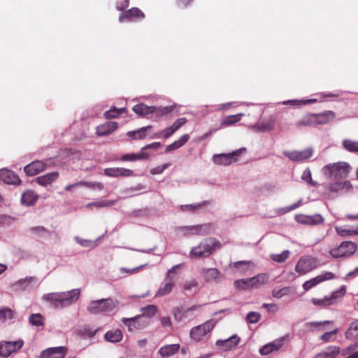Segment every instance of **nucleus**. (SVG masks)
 I'll list each match as a JSON object with an SVG mask.
<instances>
[{
    "mask_svg": "<svg viewBox=\"0 0 358 358\" xmlns=\"http://www.w3.org/2000/svg\"><path fill=\"white\" fill-rule=\"evenodd\" d=\"M80 289H73L64 292L45 294L42 299L50 303L55 308H64L75 303L79 299Z\"/></svg>",
    "mask_w": 358,
    "mask_h": 358,
    "instance_id": "nucleus-1",
    "label": "nucleus"
},
{
    "mask_svg": "<svg viewBox=\"0 0 358 358\" xmlns=\"http://www.w3.org/2000/svg\"><path fill=\"white\" fill-rule=\"evenodd\" d=\"M350 169L351 167L348 163L338 162L324 166L322 169V172L329 179L341 180L345 178L348 176Z\"/></svg>",
    "mask_w": 358,
    "mask_h": 358,
    "instance_id": "nucleus-2",
    "label": "nucleus"
},
{
    "mask_svg": "<svg viewBox=\"0 0 358 358\" xmlns=\"http://www.w3.org/2000/svg\"><path fill=\"white\" fill-rule=\"evenodd\" d=\"M220 243L215 238H206L199 245L192 248L189 255L191 257L195 258L206 257L212 254L216 248H220Z\"/></svg>",
    "mask_w": 358,
    "mask_h": 358,
    "instance_id": "nucleus-3",
    "label": "nucleus"
},
{
    "mask_svg": "<svg viewBox=\"0 0 358 358\" xmlns=\"http://www.w3.org/2000/svg\"><path fill=\"white\" fill-rule=\"evenodd\" d=\"M118 305L117 300L111 298L91 301L87 310L91 314L106 313L113 310Z\"/></svg>",
    "mask_w": 358,
    "mask_h": 358,
    "instance_id": "nucleus-4",
    "label": "nucleus"
},
{
    "mask_svg": "<svg viewBox=\"0 0 358 358\" xmlns=\"http://www.w3.org/2000/svg\"><path fill=\"white\" fill-rule=\"evenodd\" d=\"M357 250V245L352 241H343L336 248L329 251V254L334 258L349 257L353 255Z\"/></svg>",
    "mask_w": 358,
    "mask_h": 358,
    "instance_id": "nucleus-5",
    "label": "nucleus"
},
{
    "mask_svg": "<svg viewBox=\"0 0 358 358\" xmlns=\"http://www.w3.org/2000/svg\"><path fill=\"white\" fill-rule=\"evenodd\" d=\"M122 322L131 332L143 329L150 324L149 320L141 315L130 318L123 317Z\"/></svg>",
    "mask_w": 358,
    "mask_h": 358,
    "instance_id": "nucleus-6",
    "label": "nucleus"
},
{
    "mask_svg": "<svg viewBox=\"0 0 358 358\" xmlns=\"http://www.w3.org/2000/svg\"><path fill=\"white\" fill-rule=\"evenodd\" d=\"M216 322L210 320L201 325L193 327L190 331V337L195 341H199L208 333L210 332L215 326Z\"/></svg>",
    "mask_w": 358,
    "mask_h": 358,
    "instance_id": "nucleus-7",
    "label": "nucleus"
},
{
    "mask_svg": "<svg viewBox=\"0 0 358 358\" xmlns=\"http://www.w3.org/2000/svg\"><path fill=\"white\" fill-rule=\"evenodd\" d=\"M317 259L310 256H303L299 259L295 266V271L299 275L306 274L317 268Z\"/></svg>",
    "mask_w": 358,
    "mask_h": 358,
    "instance_id": "nucleus-8",
    "label": "nucleus"
},
{
    "mask_svg": "<svg viewBox=\"0 0 358 358\" xmlns=\"http://www.w3.org/2000/svg\"><path fill=\"white\" fill-rule=\"evenodd\" d=\"M180 267V264H177L173 266L171 268L169 269L167 271L166 275V279L168 280V282H166L163 286L160 287L156 294L155 296H166L169 294H170L172 292L173 287V279L174 277V273L176 272L178 269H179Z\"/></svg>",
    "mask_w": 358,
    "mask_h": 358,
    "instance_id": "nucleus-9",
    "label": "nucleus"
},
{
    "mask_svg": "<svg viewBox=\"0 0 358 358\" xmlns=\"http://www.w3.org/2000/svg\"><path fill=\"white\" fill-rule=\"evenodd\" d=\"M345 288L343 286L340 289L334 292L331 296H325L322 299L313 298L311 301L315 306H328L334 304L338 298L345 295Z\"/></svg>",
    "mask_w": 358,
    "mask_h": 358,
    "instance_id": "nucleus-10",
    "label": "nucleus"
},
{
    "mask_svg": "<svg viewBox=\"0 0 358 358\" xmlns=\"http://www.w3.org/2000/svg\"><path fill=\"white\" fill-rule=\"evenodd\" d=\"M23 345L24 342L21 339L15 341H1L0 342V356L8 357L12 353L20 350Z\"/></svg>",
    "mask_w": 358,
    "mask_h": 358,
    "instance_id": "nucleus-11",
    "label": "nucleus"
},
{
    "mask_svg": "<svg viewBox=\"0 0 358 358\" xmlns=\"http://www.w3.org/2000/svg\"><path fill=\"white\" fill-rule=\"evenodd\" d=\"M245 148H241L228 154H217L213 157V162L217 165L227 166L236 161V157L239 156Z\"/></svg>",
    "mask_w": 358,
    "mask_h": 358,
    "instance_id": "nucleus-12",
    "label": "nucleus"
},
{
    "mask_svg": "<svg viewBox=\"0 0 358 358\" xmlns=\"http://www.w3.org/2000/svg\"><path fill=\"white\" fill-rule=\"evenodd\" d=\"M313 149L312 148H306L301 151H284L283 155L293 162H302L312 157Z\"/></svg>",
    "mask_w": 358,
    "mask_h": 358,
    "instance_id": "nucleus-13",
    "label": "nucleus"
},
{
    "mask_svg": "<svg viewBox=\"0 0 358 358\" xmlns=\"http://www.w3.org/2000/svg\"><path fill=\"white\" fill-rule=\"evenodd\" d=\"M335 275L330 271H325L316 277L306 281L303 284V288L305 291H308L318 284L335 278Z\"/></svg>",
    "mask_w": 358,
    "mask_h": 358,
    "instance_id": "nucleus-14",
    "label": "nucleus"
},
{
    "mask_svg": "<svg viewBox=\"0 0 358 358\" xmlns=\"http://www.w3.org/2000/svg\"><path fill=\"white\" fill-rule=\"evenodd\" d=\"M37 281L35 276H27L20 279L10 285V289L15 292H21L29 289L31 285Z\"/></svg>",
    "mask_w": 358,
    "mask_h": 358,
    "instance_id": "nucleus-15",
    "label": "nucleus"
},
{
    "mask_svg": "<svg viewBox=\"0 0 358 358\" xmlns=\"http://www.w3.org/2000/svg\"><path fill=\"white\" fill-rule=\"evenodd\" d=\"M295 220L300 224L308 225H317L322 224L324 221L323 217L320 214L313 215H296Z\"/></svg>",
    "mask_w": 358,
    "mask_h": 358,
    "instance_id": "nucleus-16",
    "label": "nucleus"
},
{
    "mask_svg": "<svg viewBox=\"0 0 358 358\" xmlns=\"http://www.w3.org/2000/svg\"><path fill=\"white\" fill-rule=\"evenodd\" d=\"M66 352V347L50 348L41 353L40 358H64Z\"/></svg>",
    "mask_w": 358,
    "mask_h": 358,
    "instance_id": "nucleus-17",
    "label": "nucleus"
},
{
    "mask_svg": "<svg viewBox=\"0 0 358 358\" xmlns=\"http://www.w3.org/2000/svg\"><path fill=\"white\" fill-rule=\"evenodd\" d=\"M46 169V164L40 160L34 161L24 168V171L27 176H34L43 171Z\"/></svg>",
    "mask_w": 358,
    "mask_h": 358,
    "instance_id": "nucleus-18",
    "label": "nucleus"
},
{
    "mask_svg": "<svg viewBox=\"0 0 358 358\" xmlns=\"http://www.w3.org/2000/svg\"><path fill=\"white\" fill-rule=\"evenodd\" d=\"M118 127L116 122H106L96 128V134L98 136H108L115 131Z\"/></svg>",
    "mask_w": 358,
    "mask_h": 358,
    "instance_id": "nucleus-19",
    "label": "nucleus"
},
{
    "mask_svg": "<svg viewBox=\"0 0 358 358\" xmlns=\"http://www.w3.org/2000/svg\"><path fill=\"white\" fill-rule=\"evenodd\" d=\"M104 174L109 177H131L134 176V171L131 169L114 167L104 169Z\"/></svg>",
    "mask_w": 358,
    "mask_h": 358,
    "instance_id": "nucleus-20",
    "label": "nucleus"
},
{
    "mask_svg": "<svg viewBox=\"0 0 358 358\" xmlns=\"http://www.w3.org/2000/svg\"><path fill=\"white\" fill-rule=\"evenodd\" d=\"M201 275L206 282L218 281L223 279V275L215 268H203Z\"/></svg>",
    "mask_w": 358,
    "mask_h": 358,
    "instance_id": "nucleus-21",
    "label": "nucleus"
},
{
    "mask_svg": "<svg viewBox=\"0 0 358 358\" xmlns=\"http://www.w3.org/2000/svg\"><path fill=\"white\" fill-rule=\"evenodd\" d=\"M315 117V125L326 124L334 120L336 117V114L332 110H326L320 113H314Z\"/></svg>",
    "mask_w": 358,
    "mask_h": 358,
    "instance_id": "nucleus-22",
    "label": "nucleus"
},
{
    "mask_svg": "<svg viewBox=\"0 0 358 358\" xmlns=\"http://www.w3.org/2000/svg\"><path fill=\"white\" fill-rule=\"evenodd\" d=\"M0 179L7 184L19 185L21 182L14 172L8 169L0 170Z\"/></svg>",
    "mask_w": 358,
    "mask_h": 358,
    "instance_id": "nucleus-23",
    "label": "nucleus"
},
{
    "mask_svg": "<svg viewBox=\"0 0 358 358\" xmlns=\"http://www.w3.org/2000/svg\"><path fill=\"white\" fill-rule=\"evenodd\" d=\"M180 348L179 344L166 345L159 348L158 353L162 358H168L177 354Z\"/></svg>",
    "mask_w": 358,
    "mask_h": 358,
    "instance_id": "nucleus-24",
    "label": "nucleus"
},
{
    "mask_svg": "<svg viewBox=\"0 0 358 358\" xmlns=\"http://www.w3.org/2000/svg\"><path fill=\"white\" fill-rule=\"evenodd\" d=\"M268 275L266 273H261L252 278H250L252 289H259L262 286L268 284Z\"/></svg>",
    "mask_w": 358,
    "mask_h": 358,
    "instance_id": "nucleus-25",
    "label": "nucleus"
},
{
    "mask_svg": "<svg viewBox=\"0 0 358 358\" xmlns=\"http://www.w3.org/2000/svg\"><path fill=\"white\" fill-rule=\"evenodd\" d=\"M239 341V337H238L236 335H234L224 340H217L216 341V345L222 348V349L224 350H229L236 346Z\"/></svg>",
    "mask_w": 358,
    "mask_h": 358,
    "instance_id": "nucleus-26",
    "label": "nucleus"
},
{
    "mask_svg": "<svg viewBox=\"0 0 358 358\" xmlns=\"http://www.w3.org/2000/svg\"><path fill=\"white\" fill-rule=\"evenodd\" d=\"M275 122L274 118L270 117L262 122H258L254 124L252 128L259 132H267L274 129Z\"/></svg>",
    "mask_w": 358,
    "mask_h": 358,
    "instance_id": "nucleus-27",
    "label": "nucleus"
},
{
    "mask_svg": "<svg viewBox=\"0 0 358 358\" xmlns=\"http://www.w3.org/2000/svg\"><path fill=\"white\" fill-rule=\"evenodd\" d=\"M283 345V340H276L270 343L264 345L259 349V353L262 355H267L270 353L278 350Z\"/></svg>",
    "mask_w": 358,
    "mask_h": 358,
    "instance_id": "nucleus-28",
    "label": "nucleus"
},
{
    "mask_svg": "<svg viewBox=\"0 0 358 358\" xmlns=\"http://www.w3.org/2000/svg\"><path fill=\"white\" fill-rule=\"evenodd\" d=\"M59 177V173L57 171L48 173L43 176L37 177L36 182L42 186H47L50 185L52 182L55 181Z\"/></svg>",
    "mask_w": 358,
    "mask_h": 358,
    "instance_id": "nucleus-29",
    "label": "nucleus"
},
{
    "mask_svg": "<svg viewBox=\"0 0 358 358\" xmlns=\"http://www.w3.org/2000/svg\"><path fill=\"white\" fill-rule=\"evenodd\" d=\"M315 117L314 113H310L304 115L301 119L295 123V126L301 129L306 127H315Z\"/></svg>",
    "mask_w": 358,
    "mask_h": 358,
    "instance_id": "nucleus-30",
    "label": "nucleus"
},
{
    "mask_svg": "<svg viewBox=\"0 0 358 358\" xmlns=\"http://www.w3.org/2000/svg\"><path fill=\"white\" fill-rule=\"evenodd\" d=\"M133 110L136 114L144 116L150 113H154L156 111V106H148L144 103H138L133 107Z\"/></svg>",
    "mask_w": 358,
    "mask_h": 358,
    "instance_id": "nucleus-31",
    "label": "nucleus"
},
{
    "mask_svg": "<svg viewBox=\"0 0 358 358\" xmlns=\"http://www.w3.org/2000/svg\"><path fill=\"white\" fill-rule=\"evenodd\" d=\"M38 199V196L32 190L24 192L21 197V202L26 206L34 205Z\"/></svg>",
    "mask_w": 358,
    "mask_h": 358,
    "instance_id": "nucleus-32",
    "label": "nucleus"
},
{
    "mask_svg": "<svg viewBox=\"0 0 358 358\" xmlns=\"http://www.w3.org/2000/svg\"><path fill=\"white\" fill-rule=\"evenodd\" d=\"M152 129V126H146L141 127L136 131H131L127 133V136L131 139H144L146 137V132Z\"/></svg>",
    "mask_w": 358,
    "mask_h": 358,
    "instance_id": "nucleus-33",
    "label": "nucleus"
},
{
    "mask_svg": "<svg viewBox=\"0 0 358 358\" xmlns=\"http://www.w3.org/2000/svg\"><path fill=\"white\" fill-rule=\"evenodd\" d=\"M122 338V332L120 329H118L108 331L104 335L105 340L111 343L120 342Z\"/></svg>",
    "mask_w": 358,
    "mask_h": 358,
    "instance_id": "nucleus-34",
    "label": "nucleus"
},
{
    "mask_svg": "<svg viewBox=\"0 0 358 358\" xmlns=\"http://www.w3.org/2000/svg\"><path fill=\"white\" fill-rule=\"evenodd\" d=\"M244 115L243 113H238L236 115H231L224 117L220 123V127H227L238 122L241 117Z\"/></svg>",
    "mask_w": 358,
    "mask_h": 358,
    "instance_id": "nucleus-35",
    "label": "nucleus"
},
{
    "mask_svg": "<svg viewBox=\"0 0 358 358\" xmlns=\"http://www.w3.org/2000/svg\"><path fill=\"white\" fill-rule=\"evenodd\" d=\"M352 187L350 182L349 181H340L330 183L328 185V189L331 192H337L343 189H351Z\"/></svg>",
    "mask_w": 358,
    "mask_h": 358,
    "instance_id": "nucleus-36",
    "label": "nucleus"
},
{
    "mask_svg": "<svg viewBox=\"0 0 358 358\" xmlns=\"http://www.w3.org/2000/svg\"><path fill=\"white\" fill-rule=\"evenodd\" d=\"M189 136L188 134L182 135L178 140L174 141L173 143L166 146L165 152H169L176 150L183 146L189 140Z\"/></svg>",
    "mask_w": 358,
    "mask_h": 358,
    "instance_id": "nucleus-37",
    "label": "nucleus"
},
{
    "mask_svg": "<svg viewBox=\"0 0 358 358\" xmlns=\"http://www.w3.org/2000/svg\"><path fill=\"white\" fill-rule=\"evenodd\" d=\"M144 17V13L140 9L133 8L127 10L124 15H120L119 20L123 22L124 19L130 20L132 17L143 18Z\"/></svg>",
    "mask_w": 358,
    "mask_h": 358,
    "instance_id": "nucleus-38",
    "label": "nucleus"
},
{
    "mask_svg": "<svg viewBox=\"0 0 358 358\" xmlns=\"http://www.w3.org/2000/svg\"><path fill=\"white\" fill-rule=\"evenodd\" d=\"M335 230L339 236L343 237L358 235V225L355 227H352L350 228L336 227Z\"/></svg>",
    "mask_w": 358,
    "mask_h": 358,
    "instance_id": "nucleus-39",
    "label": "nucleus"
},
{
    "mask_svg": "<svg viewBox=\"0 0 358 358\" xmlns=\"http://www.w3.org/2000/svg\"><path fill=\"white\" fill-rule=\"evenodd\" d=\"M342 145L349 152L358 153V141L345 138L343 140Z\"/></svg>",
    "mask_w": 358,
    "mask_h": 358,
    "instance_id": "nucleus-40",
    "label": "nucleus"
},
{
    "mask_svg": "<svg viewBox=\"0 0 358 358\" xmlns=\"http://www.w3.org/2000/svg\"><path fill=\"white\" fill-rule=\"evenodd\" d=\"M345 337L348 339H358V320L352 322L345 332Z\"/></svg>",
    "mask_w": 358,
    "mask_h": 358,
    "instance_id": "nucleus-41",
    "label": "nucleus"
},
{
    "mask_svg": "<svg viewBox=\"0 0 358 358\" xmlns=\"http://www.w3.org/2000/svg\"><path fill=\"white\" fill-rule=\"evenodd\" d=\"M186 229L188 231V234H205L208 231L209 226L206 224L196 225L188 227Z\"/></svg>",
    "mask_w": 358,
    "mask_h": 358,
    "instance_id": "nucleus-42",
    "label": "nucleus"
},
{
    "mask_svg": "<svg viewBox=\"0 0 358 358\" xmlns=\"http://www.w3.org/2000/svg\"><path fill=\"white\" fill-rule=\"evenodd\" d=\"M141 311L142 314L141 315L149 320V318L153 317L157 313V307L155 305H148L143 307Z\"/></svg>",
    "mask_w": 358,
    "mask_h": 358,
    "instance_id": "nucleus-43",
    "label": "nucleus"
},
{
    "mask_svg": "<svg viewBox=\"0 0 358 358\" xmlns=\"http://www.w3.org/2000/svg\"><path fill=\"white\" fill-rule=\"evenodd\" d=\"M234 285L238 289H252V285H250V278L236 280L234 281Z\"/></svg>",
    "mask_w": 358,
    "mask_h": 358,
    "instance_id": "nucleus-44",
    "label": "nucleus"
},
{
    "mask_svg": "<svg viewBox=\"0 0 358 358\" xmlns=\"http://www.w3.org/2000/svg\"><path fill=\"white\" fill-rule=\"evenodd\" d=\"M126 111V108H117L115 107H113L111 108L110 110H106L105 113H104V117L106 118V119H113V118H116L117 117H119V115L125 112Z\"/></svg>",
    "mask_w": 358,
    "mask_h": 358,
    "instance_id": "nucleus-45",
    "label": "nucleus"
},
{
    "mask_svg": "<svg viewBox=\"0 0 358 358\" xmlns=\"http://www.w3.org/2000/svg\"><path fill=\"white\" fill-rule=\"evenodd\" d=\"M29 322L36 327H43L44 326V317L40 313L31 314L29 318Z\"/></svg>",
    "mask_w": 358,
    "mask_h": 358,
    "instance_id": "nucleus-46",
    "label": "nucleus"
},
{
    "mask_svg": "<svg viewBox=\"0 0 358 358\" xmlns=\"http://www.w3.org/2000/svg\"><path fill=\"white\" fill-rule=\"evenodd\" d=\"M290 291L291 289L289 287H285L280 289L274 288L271 292V294L275 299H281L282 297L287 296Z\"/></svg>",
    "mask_w": 358,
    "mask_h": 358,
    "instance_id": "nucleus-47",
    "label": "nucleus"
},
{
    "mask_svg": "<svg viewBox=\"0 0 358 358\" xmlns=\"http://www.w3.org/2000/svg\"><path fill=\"white\" fill-rule=\"evenodd\" d=\"M333 324V321L325 320L323 322H310L307 323V326L312 330L322 331L324 329L325 324Z\"/></svg>",
    "mask_w": 358,
    "mask_h": 358,
    "instance_id": "nucleus-48",
    "label": "nucleus"
},
{
    "mask_svg": "<svg viewBox=\"0 0 358 358\" xmlns=\"http://www.w3.org/2000/svg\"><path fill=\"white\" fill-rule=\"evenodd\" d=\"M289 253V250H284L280 254H272L270 255V257L274 262L282 263L288 259Z\"/></svg>",
    "mask_w": 358,
    "mask_h": 358,
    "instance_id": "nucleus-49",
    "label": "nucleus"
},
{
    "mask_svg": "<svg viewBox=\"0 0 358 358\" xmlns=\"http://www.w3.org/2000/svg\"><path fill=\"white\" fill-rule=\"evenodd\" d=\"M116 201L114 200H107V201H99L95 202L90 203L87 205V207L95 206L96 208H104L112 206L115 203Z\"/></svg>",
    "mask_w": 358,
    "mask_h": 358,
    "instance_id": "nucleus-50",
    "label": "nucleus"
},
{
    "mask_svg": "<svg viewBox=\"0 0 358 358\" xmlns=\"http://www.w3.org/2000/svg\"><path fill=\"white\" fill-rule=\"evenodd\" d=\"M13 317V311L8 307L0 309V320H11Z\"/></svg>",
    "mask_w": 358,
    "mask_h": 358,
    "instance_id": "nucleus-51",
    "label": "nucleus"
},
{
    "mask_svg": "<svg viewBox=\"0 0 358 358\" xmlns=\"http://www.w3.org/2000/svg\"><path fill=\"white\" fill-rule=\"evenodd\" d=\"M75 240L81 246L83 247H85V248H94L96 246V242L95 241H90V240H85V239H82L78 236H76L75 237Z\"/></svg>",
    "mask_w": 358,
    "mask_h": 358,
    "instance_id": "nucleus-52",
    "label": "nucleus"
},
{
    "mask_svg": "<svg viewBox=\"0 0 358 358\" xmlns=\"http://www.w3.org/2000/svg\"><path fill=\"white\" fill-rule=\"evenodd\" d=\"M97 330H94L89 328L78 330V335L84 338H92L96 334Z\"/></svg>",
    "mask_w": 358,
    "mask_h": 358,
    "instance_id": "nucleus-53",
    "label": "nucleus"
},
{
    "mask_svg": "<svg viewBox=\"0 0 358 358\" xmlns=\"http://www.w3.org/2000/svg\"><path fill=\"white\" fill-rule=\"evenodd\" d=\"M173 106H165V107H162V108L157 107V110L155 112H154V113H155V115L157 117H162V116L166 115L169 113H171L173 111Z\"/></svg>",
    "mask_w": 358,
    "mask_h": 358,
    "instance_id": "nucleus-54",
    "label": "nucleus"
},
{
    "mask_svg": "<svg viewBox=\"0 0 358 358\" xmlns=\"http://www.w3.org/2000/svg\"><path fill=\"white\" fill-rule=\"evenodd\" d=\"M184 289L187 292H196L198 282L196 280L187 281L184 284Z\"/></svg>",
    "mask_w": 358,
    "mask_h": 358,
    "instance_id": "nucleus-55",
    "label": "nucleus"
},
{
    "mask_svg": "<svg viewBox=\"0 0 358 358\" xmlns=\"http://www.w3.org/2000/svg\"><path fill=\"white\" fill-rule=\"evenodd\" d=\"M358 348V343H355L351 345H350L348 347L341 349V356L342 357H346L352 354L355 350H356Z\"/></svg>",
    "mask_w": 358,
    "mask_h": 358,
    "instance_id": "nucleus-56",
    "label": "nucleus"
},
{
    "mask_svg": "<svg viewBox=\"0 0 358 358\" xmlns=\"http://www.w3.org/2000/svg\"><path fill=\"white\" fill-rule=\"evenodd\" d=\"M261 318V315L257 312H250L248 313L246 316V320L248 322L250 323H257Z\"/></svg>",
    "mask_w": 358,
    "mask_h": 358,
    "instance_id": "nucleus-57",
    "label": "nucleus"
},
{
    "mask_svg": "<svg viewBox=\"0 0 358 358\" xmlns=\"http://www.w3.org/2000/svg\"><path fill=\"white\" fill-rule=\"evenodd\" d=\"M338 332V329L336 328L332 331L325 332L324 334H322L320 336V338L323 342H325V343L329 342L331 340L332 336L336 335Z\"/></svg>",
    "mask_w": 358,
    "mask_h": 358,
    "instance_id": "nucleus-58",
    "label": "nucleus"
},
{
    "mask_svg": "<svg viewBox=\"0 0 358 358\" xmlns=\"http://www.w3.org/2000/svg\"><path fill=\"white\" fill-rule=\"evenodd\" d=\"M301 178L303 180L306 181L308 184H310L312 186H315L317 185L316 182L312 180L311 172L308 169L303 171Z\"/></svg>",
    "mask_w": 358,
    "mask_h": 358,
    "instance_id": "nucleus-59",
    "label": "nucleus"
},
{
    "mask_svg": "<svg viewBox=\"0 0 358 358\" xmlns=\"http://www.w3.org/2000/svg\"><path fill=\"white\" fill-rule=\"evenodd\" d=\"M170 165H171V164L166 163V164H164L156 166V167H155V168L151 169L150 173L152 175L161 174V173H162L164 172V171L165 169L169 168L170 166Z\"/></svg>",
    "mask_w": 358,
    "mask_h": 358,
    "instance_id": "nucleus-60",
    "label": "nucleus"
},
{
    "mask_svg": "<svg viewBox=\"0 0 358 358\" xmlns=\"http://www.w3.org/2000/svg\"><path fill=\"white\" fill-rule=\"evenodd\" d=\"M187 122V120L186 117H180L176 120L173 124L171 126V127L173 129V131H178L182 126H183L186 122Z\"/></svg>",
    "mask_w": 358,
    "mask_h": 358,
    "instance_id": "nucleus-61",
    "label": "nucleus"
},
{
    "mask_svg": "<svg viewBox=\"0 0 358 358\" xmlns=\"http://www.w3.org/2000/svg\"><path fill=\"white\" fill-rule=\"evenodd\" d=\"M327 356H337L338 355H341V348L337 346H331L327 348L326 352Z\"/></svg>",
    "mask_w": 358,
    "mask_h": 358,
    "instance_id": "nucleus-62",
    "label": "nucleus"
},
{
    "mask_svg": "<svg viewBox=\"0 0 358 358\" xmlns=\"http://www.w3.org/2000/svg\"><path fill=\"white\" fill-rule=\"evenodd\" d=\"M145 266H146V264H143V265H141L139 266L135 267V268H134L132 269H129V268H120V272L122 273H128L129 275H131V274H134L135 273L138 272L142 268H143Z\"/></svg>",
    "mask_w": 358,
    "mask_h": 358,
    "instance_id": "nucleus-63",
    "label": "nucleus"
},
{
    "mask_svg": "<svg viewBox=\"0 0 358 358\" xmlns=\"http://www.w3.org/2000/svg\"><path fill=\"white\" fill-rule=\"evenodd\" d=\"M262 307L273 313H275L279 309L278 305L275 303H263Z\"/></svg>",
    "mask_w": 358,
    "mask_h": 358,
    "instance_id": "nucleus-64",
    "label": "nucleus"
}]
</instances>
